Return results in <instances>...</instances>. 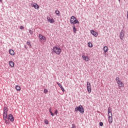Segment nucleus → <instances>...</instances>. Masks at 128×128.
Listing matches in <instances>:
<instances>
[{
    "label": "nucleus",
    "mask_w": 128,
    "mask_h": 128,
    "mask_svg": "<svg viewBox=\"0 0 128 128\" xmlns=\"http://www.w3.org/2000/svg\"><path fill=\"white\" fill-rule=\"evenodd\" d=\"M75 112H80V114H84V109L82 107V106L80 105L75 108Z\"/></svg>",
    "instance_id": "1"
},
{
    "label": "nucleus",
    "mask_w": 128,
    "mask_h": 128,
    "mask_svg": "<svg viewBox=\"0 0 128 128\" xmlns=\"http://www.w3.org/2000/svg\"><path fill=\"white\" fill-rule=\"evenodd\" d=\"M53 52L56 54H60L62 52V48L58 46L53 48Z\"/></svg>",
    "instance_id": "2"
},
{
    "label": "nucleus",
    "mask_w": 128,
    "mask_h": 128,
    "mask_svg": "<svg viewBox=\"0 0 128 128\" xmlns=\"http://www.w3.org/2000/svg\"><path fill=\"white\" fill-rule=\"evenodd\" d=\"M7 120H9L12 122H13L14 121V116L12 114H9L7 116Z\"/></svg>",
    "instance_id": "3"
},
{
    "label": "nucleus",
    "mask_w": 128,
    "mask_h": 128,
    "mask_svg": "<svg viewBox=\"0 0 128 128\" xmlns=\"http://www.w3.org/2000/svg\"><path fill=\"white\" fill-rule=\"evenodd\" d=\"M8 107L5 106L4 108V111H3V117H6L8 116Z\"/></svg>",
    "instance_id": "4"
},
{
    "label": "nucleus",
    "mask_w": 128,
    "mask_h": 128,
    "mask_svg": "<svg viewBox=\"0 0 128 128\" xmlns=\"http://www.w3.org/2000/svg\"><path fill=\"white\" fill-rule=\"evenodd\" d=\"M86 86H87V90H88V92L89 93L92 92V85H90V83L88 82H87Z\"/></svg>",
    "instance_id": "5"
},
{
    "label": "nucleus",
    "mask_w": 128,
    "mask_h": 128,
    "mask_svg": "<svg viewBox=\"0 0 128 128\" xmlns=\"http://www.w3.org/2000/svg\"><path fill=\"white\" fill-rule=\"evenodd\" d=\"M3 120L5 121V124L6 125H10V122L9 120L8 119V116H3Z\"/></svg>",
    "instance_id": "6"
},
{
    "label": "nucleus",
    "mask_w": 128,
    "mask_h": 128,
    "mask_svg": "<svg viewBox=\"0 0 128 128\" xmlns=\"http://www.w3.org/2000/svg\"><path fill=\"white\" fill-rule=\"evenodd\" d=\"M31 6L32 7H34L36 10H38L40 8V6L38 4L35 2H32Z\"/></svg>",
    "instance_id": "7"
},
{
    "label": "nucleus",
    "mask_w": 128,
    "mask_h": 128,
    "mask_svg": "<svg viewBox=\"0 0 128 128\" xmlns=\"http://www.w3.org/2000/svg\"><path fill=\"white\" fill-rule=\"evenodd\" d=\"M124 31L123 30H122L120 34V39L121 40H122L124 39Z\"/></svg>",
    "instance_id": "8"
},
{
    "label": "nucleus",
    "mask_w": 128,
    "mask_h": 128,
    "mask_svg": "<svg viewBox=\"0 0 128 128\" xmlns=\"http://www.w3.org/2000/svg\"><path fill=\"white\" fill-rule=\"evenodd\" d=\"M38 37L40 38V40H46V38L45 36H44L42 34H39Z\"/></svg>",
    "instance_id": "9"
},
{
    "label": "nucleus",
    "mask_w": 128,
    "mask_h": 128,
    "mask_svg": "<svg viewBox=\"0 0 128 128\" xmlns=\"http://www.w3.org/2000/svg\"><path fill=\"white\" fill-rule=\"evenodd\" d=\"M90 33L92 34L94 36L96 37L98 35V34L96 32H95L94 30H90Z\"/></svg>",
    "instance_id": "10"
},
{
    "label": "nucleus",
    "mask_w": 128,
    "mask_h": 128,
    "mask_svg": "<svg viewBox=\"0 0 128 128\" xmlns=\"http://www.w3.org/2000/svg\"><path fill=\"white\" fill-rule=\"evenodd\" d=\"M70 23L71 24H80V22H78V19L76 18L73 22H72V20H70Z\"/></svg>",
    "instance_id": "11"
},
{
    "label": "nucleus",
    "mask_w": 128,
    "mask_h": 128,
    "mask_svg": "<svg viewBox=\"0 0 128 128\" xmlns=\"http://www.w3.org/2000/svg\"><path fill=\"white\" fill-rule=\"evenodd\" d=\"M47 20L51 24L54 22V18L50 19V18L49 16L47 18Z\"/></svg>",
    "instance_id": "12"
},
{
    "label": "nucleus",
    "mask_w": 128,
    "mask_h": 128,
    "mask_svg": "<svg viewBox=\"0 0 128 128\" xmlns=\"http://www.w3.org/2000/svg\"><path fill=\"white\" fill-rule=\"evenodd\" d=\"M56 84L61 88L62 92H64V87H62V84H60L58 82H56Z\"/></svg>",
    "instance_id": "13"
},
{
    "label": "nucleus",
    "mask_w": 128,
    "mask_h": 128,
    "mask_svg": "<svg viewBox=\"0 0 128 128\" xmlns=\"http://www.w3.org/2000/svg\"><path fill=\"white\" fill-rule=\"evenodd\" d=\"M108 122L110 124H112V116L108 115Z\"/></svg>",
    "instance_id": "14"
},
{
    "label": "nucleus",
    "mask_w": 128,
    "mask_h": 128,
    "mask_svg": "<svg viewBox=\"0 0 128 128\" xmlns=\"http://www.w3.org/2000/svg\"><path fill=\"white\" fill-rule=\"evenodd\" d=\"M82 58L84 60H85L86 62L88 61V56H84V55L82 56Z\"/></svg>",
    "instance_id": "15"
},
{
    "label": "nucleus",
    "mask_w": 128,
    "mask_h": 128,
    "mask_svg": "<svg viewBox=\"0 0 128 128\" xmlns=\"http://www.w3.org/2000/svg\"><path fill=\"white\" fill-rule=\"evenodd\" d=\"M9 66L11 68H14V63L12 61L9 62Z\"/></svg>",
    "instance_id": "16"
},
{
    "label": "nucleus",
    "mask_w": 128,
    "mask_h": 128,
    "mask_svg": "<svg viewBox=\"0 0 128 128\" xmlns=\"http://www.w3.org/2000/svg\"><path fill=\"white\" fill-rule=\"evenodd\" d=\"M108 116H110V115H111L110 116H112V110L110 109V107L108 109Z\"/></svg>",
    "instance_id": "17"
},
{
    "label": "nucleus",
    "mask_w": 128,
    "mask_h": 128,
    "mask_svg": "<svg viewBox=\"0 0 128 128\" xmlns=\"http://www.w3.org/2000/svg\"><path fill=\"white\" fill-rule=\"evenodd\" d=\"M9 53L12 56H14V54H15L14 50H12V49L9 50Z\"/></svg>",
    "instance_id": "18"
},
{
    "label": "nucleus",
    "mask_w": 128,
    "mask_h": 128,
    "mask_svg": "<svg viewBox=\"0 0 128 128\" xmlns=\"http://www.w3.org/2000/svg\"><path fill=\"white\" fill-rule=\"evenodd\" d=\"M16 90H18V92H20L21 90V88L20 86H16Z\"/></svg>",
    "instance_id": "19"
},
{
    "label": "nucleus",
    "mask_w": 128,
    "mask_h": 128,
    "mask_svg": "<svg viewBox=\"0 0 128 128\" xmlns=\"http://www.w3.org/2000/svg\"><path fill=\"white\" fill-rule=\"evenodd\" d=\"M118 84V86L120 88H122V86H124V83L122 81Z\"/></svg>",
    "instance_id": "20"
},
{
    "label": "nucleus",
    "mask_w": 128,
    "mask_h": 128,
    "mask_svg": "<svg viewBox=\"0 0 128 128\" xmlns=\"http://www.w3.org/2000/svg\"><path fill=\"white\" fill-rule=\"evenodd\" d=\"M55 13L58 16H60V11H58V10H55Z\"/></svg>",
    "instance_id": "21"
},
{
    "label": "nucleus",
    "mask_w": 128,
    "mask_h": 128,
    "mask_svg": "<svg viewBox=\"0 0 128 128\" xmlns=\"http://www.w3.org/2000/svg\"><path fill=\"white\" fill-rule=\"evenodd\" d=\"M73 28V32L74 34L76 33V26H72Z\"/></svg>",
    "instance_id": "22"
},
{
    "label": "nucleus",
    "mask_w": 128,
    "mask_h": 128,
    "mask_svg": "<svg viewBox=\"0 0 128 128\" xmlns=\"http://www.w3.org/2000/svg\"><path fill=\"white\" fill-rule=\"evenodd\" d=\"M103 50L105 52H107L108 51V48L106 46H105L103 48Z\"/></svg>",
    "instance_id": "23"
},
{
    "label": "nucleus",
    "mask_w": 128,
    "mask_h": 128,
    "mask_svg": "<svg viewBox=\"0 0 128 128\" xmlns=\"http://www.w3.org/2000/svg\"><path fill=\"white\" fill-rule=\"evenodd\" d=\"M26 44L28 45V46L30 47V48H32V45L31 44L30 42L27 41Z\"/></svg>",
    "instance_id": "24"
},
{
    "label": "nucleus",
    "mask_w": 128,
    "mask_h": 128,
    "mask_svg": "<svg viewBox=\"0 0 128 128\" xmlns=\"http://www.w3.org/2000/svg\"><path fill=\"white\" fill-rule=\"evenodd\" d=\"M76 18V16H72L70 18V20H72V22H74Z\"/></svg>",
    "instance_id": "25"
},
{
    "label": "nucleus",
    "mask_w": 128,
    "mask_h": 128,
    "mask_svg": "<svg viewBox=\"0 0 128 128\" xmlns=\"http://www.w3.org/2000/svg\"><path fill=\"white\" fill-rule=\"evenodd\" d=\"M49 112H50V114H51V116H54V114L53 113H52V108H50V109H49Z\"/></svg>",
    "instance_id": "26"
},
{
    "label": "nucleus",
    "mask_w": 128,
    "mask_h": 128,
    "mask_svg": "<svg viewBox=\"0 0 128 128\" xmlns=\"http://www.w3.org/2000/svg\"><path fill=\"white\" fill-rule=\"evenodd\" d=\"M28 31H29V32L30 34H34V31L32 30L31 28H29Z\"/></svg>",
    "instance_id": "27"
},
{
    "label": "nucleus",
    "mask_w": 128,
    "mask_h": 128,
    "mask_svg": "<svg viewBox=\"0 0 128 128\" xmlns=\"http://www.w3.org/2000/svg\"><path fill=\"white\" fill-rule=\"evenodd\" d=\"M116 80L117 84H118V82H120V78H119V77H116Z\"/></svg>",
    "instance_id": "28"
},
{
    "label": "nucleus",
    "mask_w": 128,
    "mask_h": 128,
    "mask_svg": "<svg viewBox=\"0 0 128 128\" xmlns=\"http://www.w3.org/2000/svg\"><path fill=\"white\" fill-rule=\"evenodd\" d=\"M44 124L46 125L49 124L48 120L47 119H45L44 120Z\"/></svg>",
    "instance_id": "29"
},
{
    "label": "nucleus",
    "mask_w": 128,
    "mask_h": 128,
    "mask_svg": "<svg viewBox=\"0 0 128 128\" xmlns=\"http://www.w3.org/2000/svg\"><path fill=\"white\" fill-rule=\"evenodd\" d=\"M88 47L90 48L92 47V42H88Z\"/></svg>",
    "instance_id": "30"
},
{
    "label": "nucleus",
    "mask_w": 128,
    "mask_h": 128,
    "mask_svg": "<svg viewBox=\"0 0 128 128\" xmlns=\"http://www.w3.org/2000/svg\"><path fill=\"white\" fill-rule=\"evenodd\" d=\"M48 90L47 89H44V94H48Z\"/></svg>",
    "instance_id": "31"
},
{
    "label": "nucleus",
    "mask_w": 128,
    "mask_h": 128,
    "mask_svg": "<svg viewBox=\"0 0 128 128\" xmlns=\"http://www.w3.org/2000/svg\"><path fill=\"white\" fill-rule=\"evenodd\" d=\"M99 125H100V126L102 127L104 126V124L102 122H100Z\"/></svg>",
    "instance_id": "32"
},
{
    "label": "nucleus",
    "mask_w": 128,
    "mask_h": 128,
    "mask_svg": "<svg viewBox=\"0 0 128 128\" xmlns=\"http://www.w3.org/2000/svg\"><path fill=\"white\" fill-rule=\"evenodd\" d=\"M58 110H56L55 111H54V114L56 116V115H58Z\"/></svg>",
    "instance_id": "33"
},
{
    "label": "nucleus",
    "mask_w": 128,
    "mask_h": 128,
    "mask_svg": "<svg viewBox=\"0 0 128 128\" xmlns=\"http://www.w3.org/2000/svg\"><path fill=\"white\" fill-rule=\"evenodd\" d=\"M20 30H24V26H20Z\"/></svg>",
    "instance_id": "34"
},
{
    "label": "nucleus",
    "mask_w": 128,
    "mask_h": 128,
    "mask_svg": "<svg viewBox=\"0 0 128 128\" xmlns=\"http://www.w3.org/2000/svg\"><path fill=\"white\" fill-rule=\"evenodd\" d=\"M72 128H76V125L74 124H72Z\"/></svg>",
    "instance_id": "35"
},
{
    "label": "nucleus",
    "mask_w": 128,
    "mask_h": 128,
    "mask_svg": "<svg viewBox=\"0 0 128 128\" xmlns=\"http://www.w3.org/2000/svg\"><path fill=\"white\" fill-rule=\"evenodd\" d=\"M24 47L26 50H28V47L24 45Z\"/></svg>",
    "instance_id": "36"
},
{
    "label": "nucleus",
    "mask_w": 128,
    "mask_h": 128,
    "mask_svg": "<svg viewBox=\"0 0 128 128\" xmlns=\"http://www.w3.org/2000/svg\"><path fill=\"white\" fill-rule=\"evenodd\" d=\"M127 18H128V12H127Z\"/></svg>",
    "instance_id": "37"
},
{
    "label": "nucleus",
    "mask_w": 128,
    "mask_h": 128,
    "mask_svg": "<svg viewBox=\"0 0 128 128\" xmlns=\"http://www.w3.org/2000/svg\"><path fill=\"white\" fill-rule=\"evenodd\" d=\"M3 0H0V2H1L2 3Z\"/></svg>",
    "instance_id": "38"
},
{
    "label": "nucleus",
    "mask_w": 128,
    "mask_h": 128,
    "mask_svg": "<svg viewBox=\"0 0 128 128\" xmlns=\"http://www.w3.org/2000/svg\"><path fill=\"white\" fill-rule=\"evenodd\" d=\"M118 1L120 2V0H118Z\"/></svg>",
    "instance_id": "39"
}]
</instances>
